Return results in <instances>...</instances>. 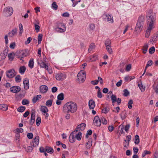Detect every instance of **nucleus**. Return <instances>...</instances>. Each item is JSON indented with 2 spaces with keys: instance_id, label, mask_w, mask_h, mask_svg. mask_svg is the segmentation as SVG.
I'll use <instances>...</instances> for the list:
<instances>
[{
  "instance_id": "nucleus-1",
  "label": "nucleus",
  "mask_w": 158,
  "mask_h": 158,
  "mask_svg": "<svg viewBox=\"0 0 158 158\" xmlns=\"http://www.w3.org/2000/svg\"><path fill=\"white\" fill-rule=\"evenodd\" d=\"M148 28L152 30L155 27L156 23V16L151 9L149 10L146 13Z\"/></svg>"
},
{
  "instance_id": "nucleus-2",
  "label": "nucleus",
  "mask_w": 158,
  "mask_h": 158,
  "mask_svg": "<svg viewBox=\"0 0 158 158\" xmlns=\"http://www.w3.org/2000/svg\"><path fill=\"white\" fill-rule=\"evenodd\" d=\"M77 109V104L73 102H69L66 103L63 107V111L65 112H70L73 113L75 112Z\"/></svg>"
},
{
  "instance_id": "nucleus-3",
  "label": "nucleus",
  "mask_w": 158,
  "mask_h": 158,
  "mask_svg": "<svg viewBox=\"0 0 158 158\" xmlns=\"http://www.w3.org/2000/svg\"><path fill=\"white\" fill-rule=\"evenodd\" d=\"M144 17L143 16H140L138 19L135 29L138 32L142 30L144 24Z\"/></svg>"
},
{
  "instance_id": "nucleus-4",
  "label": "nucleus",
  "mask_w": 158,
  "mask_h": 158,
  "mask_svg": "<svg viewBox=\"0 0 158 158\" xmlns=\"http://www.w3.org/2000/svg\"><path fill=\"white\" fill-rule=\"evenodd\" d=\"M55 30L57 32H64L66 30V27L63 23H58L56 24V27L55 28Z\"/></svg>"
},
{
  "instance_id": "nucleus-5",
  "label": "nucleus",
  "mask_w": 158,
  "mask_h": 158,
  "mask_svg": "<svg viewBox=\"0 0 158 158\" xmlns=\"http://www.w3.org/2000/svg\"><path fill=\"white\" fill-rule=\"evenodd\" d=\"M86 76L85 72L83 70H81L77 75V80L80 83H83L85 79Z\"/></svg>"
},
{
  "instance_id": "nucleus-6",
  "label": "nucleus",
  "mask_w": 158,
  "mask_h": 158,
  "mask_svg": "<svg viewBox=\"0 0 158 158\" xmlns=\"http://www.w3.org/2000/svg\"><path fill=\"white\" fill-rule=\"evenodd\" d=\"M13 11V9L11 7H6L4 8L3 10L4 14L6 17L11 16L12 15Z\"/></svg>"
},
{
  "instance_id": "nucleus-7",
  "label": "nucleus",
  "mask_w": 158,
  "mask_h": 158,
  "mask_svg": "<svg viewBox=\"0 0 158 158\" xmlns=\"http://www.w3.org/2000/svg\"><path fill=\"white\" fill-rule=\"evenodd\" d=\"M55 77L57 81H63L66 77V75L64 73H58L56 75Z\"/></svg>"
},
{
  "instance_id": "nucleus-8",
  "label": "nucleus",
  "mask_w": 158,
  "mask_h": 158,
  "mask_svg": "<svg viewBox=\"0 0 158 158\" xmlns=\"http://www.w3.org/2000/svg\"><path fill=\"white\" fill-rule=\"evenodd\" d=\"M93 123L95 126L100 127L101 124V118H99L98 116H96L94 118Z\"/></svg>"
},
{
  "instance_id": "nucleus-9",
  "label": "nucleus",
  "mask_w": 158,
  "mask_h": 158,
  "mask_svg": "<svg viewBox=\"0 0 158 158\" xmlns=\"http://www.w3.org/2000/svg\"><path fill=\"white\" fill-rule=\"evenodd\" d=\"M15 70L13 69H12L8 70L6 72V76L9 78H11L14 77L16 75L15 74Z\"/></svg>"
},
{
  "instance_id": "nucleus-10",
  "label": "nucleus",
  "mask_w": 158,
  "mask_h": 158,
  "mask_svg": "<svg viewBox=\"0 0 158 158\" xmlns=\"http://www.w3.org/2000/svg\"><path fill=\"white\" fill-rule=\"evenodd\" d=\"M40 110L43 113V115H45V118L46 119H47L49 114L47 113L48 110L46 106H41L40 108Z\"/></svg>"
},
{
  "instance_id": "nucleus-11",
  "label": "nucleus",
  "mask_w": 158,
  "mask_h": 158,
  "mask_svg": "<svg viewBox=\"0 0 158 158\" xmlns=\"http://www.w3.org/2000/svg\"><path fill=\"white\" fill-rule=\"evenodd\" d=\"M39 136H36L33 139L32 142L31 143V145L33 147H36L39 144Z\"/></svg>"
},
{
  "instance_id": "nucleus-12",
  "label": "nucleus",
  "mask_w": 158,
  "mask_h": 158,
  "mask_svg": "<svg viewBox=\"0 0 158 158\" xmlns=\"http://www.w3.org/2000/svg\"><path fill=\"white\" fill-rule=\"evenodd\" d=\"M35 111L34 110H32L31 111L30 121L29 123L30 125H33L35 121Z\"/></svg>"
},
{
  "instance_id": "nucleus-13",
  "label": "nucleus",
  "mask_w": 158,
  "mask_h": 158,
  "mask_svg": "<svg viewBox=\"0 0 158 158\" xmlns=\"http://www.w3.org/2000/svg\"><path fill=\"white\" fill-rule=\"evenodd\" d=\"M21 90V88L18 86H14L10 88V91L14 93L19 92Z\"/></svg>"
},
{
  "instance_id": "nucleus-14",
  "label": "nucleus",
  "mask_w": 158,
  "mask_h": 158,
  "mask_svg": "<svg viewBox=\"0 0 158 158\" xmlns=\"http://www.w3.org/2000/svg\"><path fill=\"white\" fill-rule=\"evenodd\" d=\"M105 16V19H107V22L110 23H113L114 22L113 17L110 15H105L103 16Z\"/></svg>"
},
{
  "instance_id": "nucleus-15",
  "label": "nucleus",
  "mask_w": 158,
  "mask_h": 158,
  "mask_svg": "<svg viewBox=\"0 0 158 158\" xmlns=\"http://www.w3.org/2000/svg\"><path fill=\"white\" fill-rule=\"evenodd\" d=\"M48 90V87L46 85H42L40 87V91L41 93H45L47 92Z\"/></svg>"
},
{
  "instance_id": "nucleus-16",
  "label": "nucleus",
  "mask_w": 158,
  "mask_h": 158,
  "mask_svg": "<svg viewBox=\"0 0 158 158\" xmlns=\"http://www.w3.org/2000/svg\"><path fill=\"white\" fill-rule=\"evenodd\" d=\"M86 124L85 123H82L78 125L77 127V129L79 130V131H83L85 128Z\"/></svg>"
},
{
  "instance_id": "nucleus-17",
  "label": "nucleus",
  "mask_w": 158,
  "mask_h": 158,
  "mask_svg": "<svg viewBox=\"0 0 158 158\" xmlns=\"http://www.w3.org/2000/svg\"><path fill=\"white\" fill-rule=\"evenodd\" d=\"M29 80L27 79H25L23 81L24 84V88L25 89H28L29 88Z\"/></svg>"
},
{
  "instance_id": "nucleus-18",
  "label": "nucleus",
  "mask_w": 158,
  "mask_h": 158,
  "mask_svg": "<svg viewBox=\"0 0 158 158\" xmlns=\"http://www.w3.org/2000/svg\"><path fill=\"white\" fill-rule=\"evenodd\" d=\"M38 63L41 68H45L46 69H48V66L42 61H38Z\"/></svg>"
},
{
  "instance_id": "nucleus-19",
  "label": "nucleus",
  "mask_w": 158,
  "mask_h": 158,
  "mask_svg": "<svg viewBox=\"0 0 158 158\" xmlns=\"http://www.w3.org/2000/svg\"><path fill=\"white\" fill-rule=\"evenodd\" d=\"M89 106L90 109H93L95 106V102L92 100H90L89 102Z\"/></svg>"
},
{
  "instance_id": "nucleus-20",
  "label": "nucleus",
  "mask_w": 158,
  "mask_h": 158,
  "mask_svg": "<svg viewBox=\"0 0 158 158\" xmlns=\"http://www.w3.org/2000/svg\"><path fill=\"white\" fill-rule=\"evenodd\" d=\"M45 151L48 153L51 154L53 153L54 150L53 149L50 147L46 146L45 148Z\"/></svg>"
},
{
  "instance_id": "nucleus-21",
  "label": "nucleus",
  "mask_w": 158,
  "mask_h": 158,
  "mask_svg": "<svg viewBox=\"0 0 158 158\" xmlns=\"http://www.w3.org/2000/svg\"><path fill=\"white\" fill-rule=\"evenodd\" d=\"M69 140L71 143H74L75 140V135L71 133L69 138Z\"/></svg>"
},
{
  "instance_id": "nucleus-22",
  "label": "nucleus",
  "mask_w": 158,
  "mask_h": 158,
  "mask_svg": "<svg viewBox=\"0 0 158 158\" xmlns=\"http://www.w3.org/2000/svg\"><path fill=\"white\" fill-rule=\"evenodd\" d=\"M42 98L41 95H37L36 96L34 97L32 100V102L33 103H35L38 100L40 99L41 98Z\"/></svg>"
},
{
  "instance_id": "nucleus-23",
  "label": "nucleus",
  "mask_w": 158,
  "mask_h": 158,
  "mask_svg": "<svg viewBox=\"0 0 158 158\" xmlns=\"http://www.w3.org/2000/svg\"><path fill=\"white\" fill-rule=\"evenodd\" d=\"M17 29L16 28L12 30L11 31L9 32L8 33L9 36L10 37H12L17 33Z\"/></svg>"
},
{
  "instance_id": "nucleus-24",
  "label": "nucleus",
  "mask_w": 158,
  "mask_h": 158,
  "mask_svg": "<svg viewBox=\"0 0 158 158\" xmlns=\"http://www.w3.org/2000/svg\"><path fill=\"white\" fill-rule=\"evenodd\" d=\"M26 70V68L24 66H21L20 67L19 72L22 74H24Z\"/></svg>"
},
{
  "instance_id": "nucleus-25",
  "label": "nucleus",
  "mask_w": 158,
  "mask_h": 158,
  "mask_svg": "<svg viewBox=\"0 0 158 158\" xmlns=\"http://www.w3.org/2000/svg\"><path fill=\"white\" fill-rule=\"evenodd\" d=\"M0 109L3 111H6L8 109V106L5 104H0Z\"/></svg>"
},
{
  "instance_id": "nucleus-26",
  "label": "nucleus",
  "mask_w": 158,
  "mask_h": 158,
  "mask_svg": "<svg viewBox=\"0 0 158 158\" xmlns=\"http://www.w3.org/2000/svg\"><path fill=\"white\" fill-rule=\"evenodd\" d=\"M82 133L81 132H79L78 134L75 135V139L78 140H80L82 137Z\"/></svg>"
},
{
  "instance_id": "nucleus-27",
  "label": "nucleus",
  "mask_w": 158,
  "mask_h": 158,
  "mask_svg": "<svg viewBox=\"0 0 158 158\" xmlns=\"http://www.w3.org/2000/svg\"><path fill=\"white\" fill-rule=\"evenodd\" d=\"M138 86L142 92H143L144 91L145 89V86H143L141 82L140 84H138Z\"/></svg>"
},
{
  "instance_id": "nucleus-28",
  "label": "nucleus",
  "mask_w": 158,
  "mask_h": 158,
  "mask_svg": "<svg viewBox=\"0 0 158 158\" xmlns=\"http://www.w3.org/2000/svg\"><path fill=\"white\" fill-rule=\"evenodd\" d=\"M25 109L26 108L25 107V106H21L18 108L17 109V110L18 112H23L25 110Z\"/></svg>"
},
{
  "instance_id": "nucleus-29",
  "label": "nucleus",
  "mask_w": 158,
  "mask_h": 158,
  "mask_svg": "<svg viewBox=\"0 0 158 158\" xmlns=\"http://www.w3.org/2000/svg\"><path fill=\"white\" fill-rule=\"evenodd\" d=\"M28 66L29 67L32 69L34 66V61L33 59H31L29 60L28 64Z\"/></svg>"
},
{
  "instance_id": "nucleus-30",
  "label": "nucleus",
  "mask_w": 158,
  "mask_h": 158,
  "mask_svg": "<svg viewBox=\"0 0 158 158\" xmlns=\"http://www.w3.org/2000/svg\"><path fill=\"white\" fill-rule=\"evenodd\" d=\"M58 100H63L64 99V94L62 93H61L59 94L57 97Z\"/></svg>"
},
{
  "instance_id": "nucleus-31",
  "label": "nucleus",
  "mask_w": 158,
  "mask_h": 158,
  "mask_svg": "<svg viewBox=\"0 0 158 158\" xmlns=\"http://www.w3.org/2000/svg\"><path fill=\"white\" fill-rule=\"evenodd\" d=\"M139 142V136L138 135H136L135 136V143L136 144H138Z\"/></svg>"
},
{
  "instance_id": "nucleus-32",
  "label": "nucleus",
  "mask_w": 158,
  "mask_h": 158,
  "mask_svg": "<svg viewBox=\"0 0 158 158\" xmlns=\"http://www.w3.org/2000/svg\"><path fill=\"white\" fill-rule=\"evenodd\" d=\"M148 46L147 44H145L143 48V53L145 54L148 50Z\"/></svg>"
},
{
  "instance_id": "nucleus-33",
  "label": "nucleus",
  "mask_w": 158,
  "mask_h": 158,
  "mask_svg": "<svg viewBox=\"0 0 158 158\" xmlns=\"http://www.w3.org/2000/svg\"><path fill=\"white\" fill-rule=\"evenodd\" d=\"M152 30L148 29V28H147L145 34V36L146 38H148L149 37L151 31Z\"/></svg>"
},
{
  "instance_id": "nucleus-34",
  "label": "nucleus",
  "mask_w": 158,
  "mask_h": 158,
  "mask_svg": "<svg viewBox=\"0 0 158 158\" xmlns=\"http://www.w3.org/2000/svg\"><path fill=\"white\" fill-rule=\"evenodd\" d=\"M43 35L41 34H39L38 37V43L39 44L41 43L42 40Z\"/></svg>"
},
{
  "instance_id": "nucleus-35",
  "label": "nucleus",
  "mask_w": 158,
  "mask_h": 158,
  "mask_svg": "<svg viewBox=\"0 0 158 158\" xmlns=\"http://www.w3.org/2000/svg\"><path fill=\"white\" fill-rule=\"evenodd\" d=\"M109 110V108L108 107H104L103 108V109L102 110V112L106 114L107 113Z\"/></svg>"
},
{
  "instance_id": "nucleus-36",
  "label": "nucleus",
  "mask_w": 158,
  "mask_h": 158,
  "mask_svg": "<svg viewBox=\"0 0 158 158\" xmlns=\"http://www.w3.org/2000/svg\"><path fill=\"white\" fill-rule=\"evenodd\" d=\"M133 103V101L132 100H130L128 103V106L129 108L131 109L132 107V104Z\"/></svg>"
},
{
  "instance_id": "nucleus-37",
  "label": "nucleus",
  "mask_w": 158,
  "mask_h": 158,
  "mask_svg": "<svg viewBox=\"0 0 158 158\" xmlns=\"http://www.w3.org/2000/svg\"><path fill=\"white\" fill-rule=\"evenodd\" d=\"M41 122V118L39 117H37L36 120V124L37 126H39L40 124V123Z\"/></svg>"
},
{
  "instance_id": "nucleus-38",
  "label": "nucleus",
  "mask_w": 158,
  "mask_h": 158,
  "mask_svg": "<svg viewBox=\"0 0 158 158\" xmlns=\"http://www.w3.org/2000/svg\"><path fill=\"white\" fill-rule=\"evenodd\" d=\"M15 81L17 82H20L21 81V78L20 75H18L15 77Z\"/></svg>"
},
{
  "instance_id": "nucleus-39",
  "label": "nucleus",
  "mask_w": 158,
  "mask_h": 158,
  "mask_svg": "<svg viewBox=\"0 0 158 158\" xmlns=\"http://www.w3.org/2000/svg\"><path fill=\"white\" fill-rule=\"evenodd\" d=\"M52 100H49L46 102V105L48 106H52Z\"/></svg>"
},
{
  "instance_id": "nucleus-40",
  "label": "nucleus",
  "mask_w": 158,
  "mask_h": 158,
  "mask_svg": "<svg viewBox=\"0 0 158 158\" xmlns=\"http://www.w3.org/2000/svg\"><path fill=\"white\" fill-rule=\"evenodd\" d=\"M95 48V45H94V43H92L90 44L89 48V52H90L93 49H94Z\"/></svg>"
},
{
  "instance_id": "nucleus-41",
  "label": "nucleus",
  "mask_w": 158,
  "mask_h": 158,
  "mask_svg": "<svg viewBox=\"0 0 158 158\" xmlns=\"http://www.w3.org/2000/svg\"><path fill=\"white\" fill-rule=\"evenodd\" d=\"M155 48L154 47H152L149 50V52L150 54H152L154 53L155 51Z\"/></svg>"
},
{
  "instance_id": "nucleus-42",
  "label": "nucleus",
  "mask_w": 158,
  "mask_h": 158,
  "mask_svg": "<svg viewBox=\"0 0 158 158\" xmlns=\"http://www.w3.org/2000/svg\"><path fill=\"white\" fill-rule=\"evenodd\" d=\"M111 100L113 101V103L115 102L116 101V96L115 95L112 94L111 96Z\"/></svg>"
},
{
  "instance_id": "nucleus-43",
  "label": "nucleus",
  "mask_w": 158,
  "mask_h": 158,
  "mask_svg": "<svg viewBox=\"0 0 158 158\" xmlns=\"http://www.w3.org/2000/svg\"><path fill=\"white\" fill-rule=\"evenodd\" d=\"M101 123L104 125H106L107 123V121L103 117H101Z\"/></svg>"
},
{
  "instance_id": "nucleus-44",
  "label": "nucleus",
  "mask_w": 158,
  "mask_h": 158,
  "mask_svg": "<svg viewBox=\"0 0 158 158\" xmlns=\"http://www.w3.org/2000/svg\"><path fill=\"white\" fill-rule=\"evenodd\" d=\"M92 145V142L88 141L86 144V147L87 148H89Z\"/></svg>"
},
{
  "instance_id": "nucleus-45",
  "label": "nucleus",
  "mask_w": 158,
  "mask_h": 158,
  "mask_svg": "<svg viewBox=\"0 0 158 158\" xmlns=\"http://www.w3.org/2000/svg\"><path fill=\"white\" fill-rule=\"evenodd\" d=\"M111 42L109 39L106 40L105 41V45L106 47L110 46Z\"/></svg>"
},
{
  "instance_id": "nucleus-46",
  "label": "nucleus",
  "mask_w": 158,
  "mask_h": 158,
  "mask_svg": "<svg viewBox=\"0 0 158 158\" xmlns=\"http://www.w3.org/2000/svg\"><path fill=\"white\" fill-rule=\"evenodd\" d=\"M158 40V32L156 33L155 36H154L152 38V40H153V42H155L156 40Z\"/></svg>"
},
{
  "instance_id": "nucleus-47",
  "label": "nucleus",
  "mask_w": 158,
  "mask_h": 158,
  "mask_svg": "<svg viewBox=\"0 0 158 158\" xmlns=\"http://www.w3.org/2000/svg\"><path fill=\"white\" fill-rule=\"evenodd\" d=\"M124 94L123 95L127 97L129 95V92L127 89H125L123 91Z\"/></svg>"
},
{
  "instance_id": "nucleus-48",
  "label": "nucleus",
  "mask_w": 158,
  "mask_h": 158,
  "mask_svg": "<svg viewBox=\"0 0 158 158\" xmlns=\"http://www.w3.org/2000/svg\"><path fill=\"white\" fill-rule=\"evenodd\" d=\"M22 103L23 105H26L29 103V101L27 99H24L22 100Z\"/></svg>"
},
{
  "instance_id": "nucleus-49",
  "label": "nucleus",
  "mask_w": 158,
  "mask_h": 158,
  "mask_svg": "<svg viewBox=\"0 0 158 158\" xmlns=\"http://www.w3.org/2000/svg\"><path fill=\"white\" fill-rule=\"evenodd\" d=\"M106 50L110 54H111L112 53V50L110 46L106 47Z\"/></svg>"
},
{
  "instance_id": "nucleus-50",
  "label": "nucleus",
  "mask_w": 158,
  "mask_h": 158,
  "mask_svg": "<svg viewBox=\"0 0 158 158\" xmlns=\"http://www.w3.org/2000/svg\"><path fill=\"white\" fill-rule=\"evenodd\" d=\"M19 33L21 34L23 31V26L22 24L20 23L19 25Z\"/></svg>"
},
{
  "instance_id": "nucleus-51",
  "label": "nucleus",
  "mask_w": 158,
  "mask_h": 158,
  "mask_svg": "<svg viewBox=\"0 0 158 158\" xmlns=\"http://www.w3.org/2000/svg\"><path fill=\"white\" fill-rule=\"evenodd\" d=\"M17 133H22L23 131V129L22 128H17L15 130Z\"/></svg>"
},
{
  "instance_id": "nucleus-52",
  "label": "nucleus",
  "mask_w": 158,
  "mask_h": 158,
  "mask_svg": "<svg viewBox=\"0 0 158 158\" xmlns=\"http://www.w3.org/2000/svg\"><path fill=\"white\" fill-rule=\"evenodd\" d=\"M20 55L23 57L26 56L27 55L26 52L24 51H22L20 53Z\"/></svg>"
},
{
  "instance_id": "nucleus-53",
  "label": "nucleus",
  "mask_w": 158,
  "mask_h": 158,
  "mask_svg": "<svg viewBox=\"0 0 158 158\" xmlns=\"http://www.w3.org/2000/svg\"><path fill=\"white\" fill-rule=\"evenodd\" d=\"M52 8L55 10H56L58 8V6L56 4V2H54L52 4Z\"/></svg>"
},
{
  "instance_id": "nucleus-54",
  "label": "nucleus",
  "mask_w": 158,
  "mask_h": 158,
  "mask_svg": "<svg viewBox=\"0 0 158 158\" xmlns=\"http://www.w3.org/2000/svg\"><path fill=\"white\" fill-rule=\"evenodd\" d=\"M98 57L96 55H94L92 56V57L90 58L91 61H95L97 59Z\"/></svg>"
},
{
  "instance_id": "nucleus-55",
  "label": "nucleus",
  "mask_w": 158,
  "mask_h": 158,
  "mask_svg": "<svg viewBox=\"0 0 158 158\" xmlns=\"http://www.w3.org/2000/svg\"><path fill=\"white\" fill-rule=\"evenodd\" d=\"M131 135H128L127 137V140L125 139L124 140V142L127 143V142H129L131 139Z\"/></svg>"
},
{
  "instance_id": "nucleus-56",
  "label": "nucleus",
  "mask_w": 158,
  "mask_h": 158,
  "mask_svg": "<svg viewBox=\"0 0 158 158\" xmlns=\"http://www.w3.org/2000/svg\"><path fill=\"white\" fill-rule=\"evenodd\" d=\"M131 64H130L127 65L126 66V70L127 71H129L131 68Z\"/></svg>"
},
{
  "instance_id": "nucleus-57",
  "label": "nucleus",
  "mask_w": 158,
  "mask_h": 158,
  "mask_svg": "<svg viewBox=\"0 0 158 158\" xmlns=\"http://www.w3.org/2000/svg\"><path fill=\"white\" fill-rule=\"evenodd\" d=\"M97 96L98 98H101L102 97V94L101 91V90H98Z\"/></svg>"
},
{
  "instance_id": "nucleus-58",
  "label": "nucleus",
  "mask_w": 158,
  "mask_h": 158,
  "mask_svg": "<svg viewBox=\"0 0 158 158\" xmlns=\"http://www.w3.org/2000/svg\"><path fill=\"white\" fill-rule=\"evenodd\" d=\"M35 27L37 32L39 31L40 27L38 25L36 24H35Z\"/></svg>"
},
{
  "instance_id": "nucleus-59",
  "label": "nucleus",
  "mask_w": 158,
  "mask_h": 158,
  "mask_svg": "<svg viewBox=\"0 0 158 158\" xmlns=\"http://www.w3.org/2000/svg\"><path fill=\"white\" fill-rule=\"evenodd\" d=\"M31 40H32V38L31 37H28L27 39V41H26V42H25V44H29Z\"/></svg>"
},
{
  "instance_id": "nucleus-60",
  "label": "nucleus",
  "mask_w": 158,
  "mask_h": 158,
  "mask_svg": "<svg viewBox=\"0 0 158 158\" xmlns=\"http://www.w3.org/2000/svg\"><path fill=\"white\" fill-rule=\"evenodd\" d=\"M27 137L28 139H31L33 138V135L31 133H29L27 134Z\"/></svg>"
},
{
  "instance_id": "nucleus-61",
  "label": "nucleus",
  "mask_w": 158,
  "mask_h": 158,
  "mask_svg": "<svg viewBox=\"0 0 158 158\" xmlns=\"http://www.w3.org/2000/svg\"><path fill=\"white\" fill-rule=\"evenodd\" d=\"M15 46V42H13L10 44V47L11 49H14Z\"/></svg>"
},
{
  "instance_id": "nucleus-62",
  "label": "nucleus",
  "mask_w": 158,
  "mask_h": 158,
  "mask_svg": "<svg viewBox=\"0 0 158 158\" xmlns=\"http://www.w3.org/2000/svg\"><path fill=\"white\" fill-rule=\"evenodd\" d=\"M119 127H121L120 133H121V134H125V133L123 131V129L124 128L123 126L122 125H121L119 126Z\"/></svg>"
},
{
  "instance_id": "nucleus-63",
  "label": "nucleus",
  "mask_w": 158,
  "mask_h": 158,
  "mask_svg": "<svg viewBox=\"0 0 158 158\" xmlns=\"http://www.w3.org/2000/svg\"><path fill=\"white\" fill-rule=\"evenodd\" d=\"M8 57L9 59H13L14 57V54L13 53H9L8 55Z\"/></svg>"
},
{
  "instance_id": "nucleus-64",
  "label": "nucleus",
  "mask_w": 158,
  "mask_h": 158,
  "mask_svg": "<svg viewBox=\"0 0 158 158\" xmlns=\"http://www.w3.org/2000/svg\"><path fill=\"white\" fill-rule=\"evenodd\" d=\"M98 83V80H95L94 81H91V83L94 85H97Z\"/></svg>"
}]
</instances>
